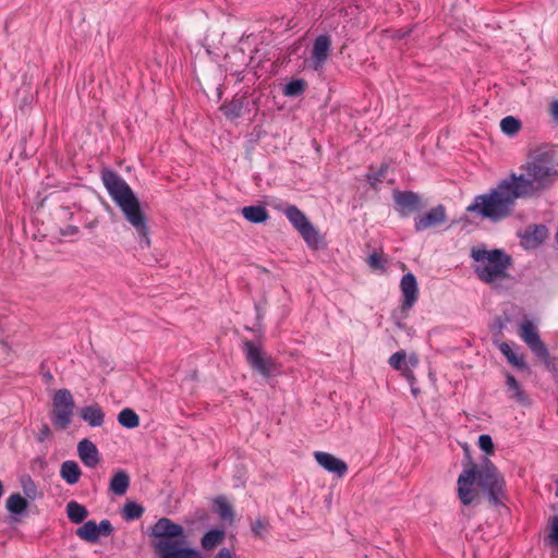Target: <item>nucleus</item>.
<instances>
[{
  "label": "nucleus",
  "mask_w": 558,
  "mask_h": 558,
  "mask_svg": "<svg viewBox=\"0 0 558 558\" xmlns=\"http://www.w3.org/2000/svg\"><path fill=\"white\" fill-rule=\"evenodd\" d=\"M521 173L511 172L508 178L523 198L533 197L548 190L558 179V163L554 148L542 145L531 149Z\"/></svg>",
  "instance_id": "1"
},
{
  "label": "nucleus",
  "mask_w": 558,
  "mask_h": 558,
  "mask_svg": "<svg viewBox=\"0 0 558 558\" xmlns=\"http://www.w3.org/2000/svg\"><path fill=\"white\" fill-rule=\"evenodd\" d=\"M102 183L116 205L123 213L126 221L134 228L141 248L150 247L147 218L141 204L130 185L116 172L105 170L101 175Z\"/></svg>",
  "instance_id": "2"
},
{
  "label": "nucleus",
  "mask_w": 558,
  "mask_h": 558,
  "mask_svg": "<svg viewBox=\"0 0 558 558\" xmlns=\"http://www.w3.org/2000/svg\"><path fill=\"white\" fill-rule=\"evenodd\" d=\"M475 485L487 492L490 499L497 502L498 496L502 493L505 481L499 475L496 466L488 459H485L481 465L472 462L465 464L458 477V497L463 505L468 506L476 500L477 490Z\"/></svg>",
  "instance_id": "3"
},
{
  "label": "nucleus",
  "mask_w": 558,
  "mask_h": 558,
  "mask_svg": "<svg viewBox=\"0 0 558 558\" xmlns=\"http://www.w3.org/2000/svg\"><path fill=\"white\" fill-rule=\"evenodd\" d=\"M508 177L487 193L474 197L466 207L469 214L497 222L512 215L515 202L523 198Z\"/></svg>",
  "instance_id": "4"
},
{
  "label": "nucleus",
  "mask_w": 558,
  "mask_h": 558,
  "mask_svg": "<svg viewBox=\"0 0 558 558\" xmlns=\"http://www.w3.org/2000/svg\"><path fill=\"white\" fill-rule=\"evenodd\" d=\"M151 537V546L158 558H203L199 550L181 546L184 530L168 518H161L154 524Z\"/></svg>",
  "instance_id": "5"
},
{
  "label": "nucleus",
  "mask_w": 558,
  "mask_h": 558,
  "mask_svg": "<svg viewBox=\"0 0 558 558\" xmlns=\"http://www.w3.org/2000/svg\"><path fill=\"white\" fill-rule=\"evenodd\" d=\"M471 257L474 272L483 282L496 284L509 277L511 258L502 250L473 247Z\"/></svg>",
  "instance_id": "6"
},
{
  "label": "nucleus",
  "mask_w": 558,
  "mask_h": 558,
  "mask_svg": "<svg viewBox=\"0 0 558 558\" xmlns=\"http://www.w3.org/2000/svg\"><path fill=\"white\" fill-rule=\"evenodd\" d=\"M75 402L68 389H59L52 397L51 422L59 429H65L72 422Z\"/></svg>",
  "instance_id": "7"
},
{
  "label": "nucleus",
  "mask_w": 558,
  "mask_h": 558,
  "mask_svg": "<svg viewBox=\"0 0 558 558\" xmlns=\"http://www.w3.org/2000/svg\"><path fill=\"white\" fill-rule=\"evenodd\" d=\"M283 214L292 226L302 235L304 241L312 247H317L319 243L318 231L310 222L306 216L294 205H289L283 209Z\"/></svg>",
  "instance_id": "8"
},
{
  "label": "nucleus",
  "mask_w": 558,
  "mask_h": 558,
  "mask_svg": "<svg viewBox=\"0 0 558 558\" xmlns=\"http://www.w3.org/2000/svg\"><path fill=\"white\" fill-rule=\"evenodd\" d=\"M244 351L248 364L263 376L270 377L278 372L279 366L263 351L260 345L253 341H245Z\"/></svg>",
  "instance_id": "9"
},
{
  "label": "nucleus",
  "mask_w": 558,
  "mask_h": 558,
  "mask_svg": "<svg viewBox=\"0 0 558 558\" xmlns=\"http://www.w3.org/2000/svg\"><path fill=\"white\" fill-rule=\"evenodd\" d=\"M519 336L538 357L546 359L548 356V350L541 340L537 327L533 322L523 320L519 328Z\"/></svg>",
  "instance_id": "10"
},
{
  "label": "nucleus",
  "mask_w": 558,
  "mask_h": 558,
  "mask_svg": "<svg viewBox=\"0 0 558 558\" xmlns=\"http://www.w3.org/2000/svg\"><path fill=\"white\" fill-rule=\"evenodd\" d=\"M447 221L446 208L444 205H437L427 213L417 216L414 219V228L417 232L438 227Z\"/></svg>",
  "instance_id": "11"
},
{
  "label": "nucleus",
  "mask_w": 558,
  "mask_h": 558,
  "mask_svg": "<svg viewBox=\"0 0 558 558\" xmlns=\"http://www.w3.org/2000/svg\"><path fill=\"white\" fill-rule=\"evenodd\" d=\"M314 458L319 466L329 473L336 474L338 477H343L348 472L347 463L331 453L315 451Z\"/></svg>",
  "instance_id": "12"
},
{
  "label": "nucleus",
  "mask_w": 558,
  "mask_h": 558,
  "mask_svg": "<svg viewBox=\"0 0 558 558\" xmlns=\"http://www.w3.org/2000/svg\"><path fill=\"white\" fill-rule=\"evenodd\" d=\"M331 49V38L328 35H319L314 44L312 49V65L314 70H319L323 68L325 62L327 61Z\"/></svg>",
  "instance_id": "13"
},
{
  "label": "nucleus",
  "mask_w": 558,
  "mask_h": 558,
  "mask_svg": "<svg viewBox=\"0 0 558 558\" xmlns=\"http://www.w3.org/2000/svg\"><path fill=\"white\" fill-rule=\"evenodd\" d=\"M402 292V308L410 310L418 299L416 278L411 272L404 275L400 282Z\"/></svg>",
  "instance_id": "14"
},
{
  "label": "nucleus",
  "mask_w": 558,
  "mask_h": 558,
  "mask_svg": "<svg viewBox=\"0 0 558 558\" xmlns=\"http://www.w3.org/2000/svg\"><path fill=\"white\" fill-rule=\"evenodd\" d=\"M77 454L87 468H95L100 461L97 447L88 439L78 442Z\"/></svg>",
  "instance_id": "15"
},
{
  "label": "nucleus",
  "mask_w": 558,
  "mask_h": 558,
  "mask_svg": "<svg viewBox=\"0 0 558 558\" xmlns=\"http://www.w3.org/2000/svg\"><path fill=\"white\" fill-rule=\"evenodd\" d=\"M388 363L392 368L400 371V372H402V374L404 376L410 377L411 369L408 367V363L412 367H415L418 364V359L415 354H411L409 356V360L407 361V354L403 350H401V351L393 353L389 357Z\"/></svg>",
  "instance_id": "16"
},
{
  "label": "nucleus",
  "mask_w": 558,
  "mask_h": 558,
  "mask_svg": "<svg viewBox=\"0 0 558 558\" xmlns=\"http://www.w3.org/2000/svg\"><path fill=\"white\" fill-rule=\"evenodd\" d=\"M506 385H507V391L509 393L510 399H513L518 403L523 404V405L529 403L527 396L525 395L521 385L518 383V380L514 378L513 375H511V374L506 375Z\"/></svg>",
  "instance_id": "17"
},
{
  "label": "nucleus",
  "mask_w": 558,
  "mask_h": 558,
  "mask_svg": "<svg viewBox=\"0 0 558 558\" xmlns=\"http://www.w3.org/2000/svg\"><path fill=\"white\" fill-rule=\"evenodd\" d=\"M81 417L93 427L104 424L105 413L98 404L88 405L82 409Z\"/></svg>",
  "instance_id": "18"
},
{
  "label": "nucleus",
  "mask_w": 558,
  "mask_h": 558,
  "mask_svg": "<svg viewBox=\"0 0 558 558\" xmlns=\"http://www.w3.org/2000/svg\"><path fill=\"white\" fill-rule=\"evenodd\" d=\"M82 471L75 461L66 460L61 464L60 476L69 485H74L80 481Z\"/></svg>",
  "instance_id": "19"
},
{
  "label": "nucleus",
  "mask_w": 558,
  "mask_h": 558,
  "mask_svg": "<svg viewBox=\"0 0 558 558\" xmlns=\"http://www.w3.org/2000/svg\"><path fill=\"white\" fill-rule=\"evenodd\" d=\"M242 216L252 223H263L269 219L267 209L263 206H245L241 210Z\"/></svg>",
  "instance_id": "20"
},
{
  "label": "nucleus",
  "mask_w": 558,
  "mask_h": 558,
  "mask_svg": "<svg viewBox=\"0 0 558 558\" xmlns=\"http://www.w3.org/2000/svg\"><path fill=\"white\" fill-rule=\"evenodd\" d=\"M226 533L222 529H213L205 533L201 539V545L204 550H213L225 539Z\"/></svg>",
  "instance_id": "21"
},
{
  "label": "nucleus",
  "mask_w": 558,
  "mask_h": 558,
  "mask_svg": "<svg viewBox=\"0 0 558 558\" xmlns=\"http://www.w3.org/2000/svg\"><path fill=\"white\" fill-rule=\"evenodd\" d=\"M547 238V229L544 226H536L532 230H527L523 243L526 247H534Z\"/></svg>",
  "instance_id": "22"
},
{
  "label": "nucleus",
  "mask_w": 558,
  "mask_h": 558,
  "mask_svg": "<svg viewBox=\"0 0 558 558\" xmlns=\"http://www.w3.org/2000/svg\"><path fill=\"white\" fill-rule=\"evenodd\" d=\"M130 485V477L124 471L117 472L110 481V490L118 496L126 493Z\"/></svg>",
  "instance_id": "23"
},
{
  "label": "nucleus",
  "mask_w": 558,
  "mask_h": 558,
  "mask_svg": "<svg viewBox=\"0 0 558 558\" xmlns=\"http://www.w3.org/2000/svg\"><path fill=\"white\" fill-rule=\"evenodd\" d=\"M395 201L402 209H416L420 206V197L413 192H397Z\"/></svg>",
  "instance_id": "24"
},
{
  "label": "nucleus",
  "mask_w": 558,
  "mask_h": 558,
  "mask_svg": "<svg viewBox=\"0 0 558 558\" xmlns=\"http://www.w3.org/2000/svg\"><path fill=\"white\" fill-rule=\"evenodd\" d=\"M499 350L507 357L508 362L510 364H512L513 366H515L518 368L526 367L524 357L521 354H519L518 352H515L509 343H507V342L500 343Z\"/></svg>",
  "instance_id": "25"
},
{
  "label": "nucleus",
  "mask_w": 558,
  "mask_h": 558,
  "mask_svg": "<svg viewBox=\"0 0 558 558\" xmlns=\"http://www.w3.org/2000/svg\"><path fill=\"white\" fill-rule=\"evenodd\" d=\"M76 534L86 542L95 543L99 538V529L94 521H87L77 529Z\"/></svg>",
  "instance_id": "26"
},
{
  "label": "nucleus",
  "mask_w": 558,
  "mask_h": 558,
  "mask_svg": "<svg viewBox=\"0 0 558 558\" xmlns=\"http://www.w3.org/2000/svg\"><path fill=\"white\" fill-rule=\"evenodd\" d=\"M66 514H68V518L73 523L77 524V523H82L86 519V517L88 515V512L84 506L80 505L77 501L71 500L66 505Z\"/></svg>",
  "instance_id": "27"
},
{
  "label": "nucleus",
  "mask_w": 558,
  "mask_h": 558,
  "mask_svg": "<svg viewBox=\"0 0 558 558\" xmlns=\"http://www.w3.org/2000/svg\"><path fill=\"white\" fill-rule=\"evenodd\" d=\"M216 511L219 518L223 521L232 522L234 512L232 506L228 502L227 498L219 496L215 499Z\"/></svg>",
  "instance_id": "28"
},
{
  "label": "nucleus",
  "mask_w": 558,
  "mask_h": 558,
  "mask_svg": "<svg viewBox=\"0 0 558 558\" xmlns=\"http://www.w3.org/2000/svg\"><path fill=\"white\" fill-rule=\"evenodd\" d=\"M118 422L125 428H135L140 425V417L132 409H123L118 414Z\"/></svg>",
  "instance_id": "29"
},
{
  "label": "nucleus",
  "mask_w": 558,
  "mask_h": 558,
  "mask_svg": "<svg viewBox=\"0 0 558 558\" xmlns=\"http://www.w3.org/2000/svg\"><path fill=\"white\" fill-rule=\"evenodd\" d=\"M5 507L9 512L20 514L27 508V500L20 494H12L8 499Z\"/></svg>",
  "instance_id": "30"
},
{
  "label": "nucleus",
  "mask_w": 558,
  "mask_h": 558,
  "mask_svg": "<svg viewBox=\"0 0 558 558\" xmlns=\"http://www.w3.org/2000/svg\"><path fill=\"white\" fill-rule=\"evenodd\" d=\"M521 121L512 116H508L500 121V129L508 136H514L521 130Z\"/></svg>",
  "instance_id": "31"
},
{
  "label": "nucleus",
  "mask_w": 558,
  "mask_h": 558,
  "mask_svg": "<svg viewBox=\"0 0 558 558\" xmlns=\"http://www.w3.org/2000/svg\"><path fill=\"white\" fill-rule=\"evenodd\" d=\"M143 513L144 508L135 501H128L122 508V515L126 521L140 519Z\"/></svg>",
  "instance_id": "32"
},
{
  "label": "nucleus",
  "mask_w": 558,
  "mask_h": 558,
  "mask_svg": "<svg viewBox=\"0 0 558 558\" xmlns=\"http://www.w3.org/2000/svg\"><path fill=\"white\" fill-rule=\"evenodd\" d=\"M546 545L558 549V517H551L548 522V534L545 537Z\"/></svg>",
  "instance_id": "33"
},
{
  "label": "nucleus",
  "mask_w": 558,
  "mask_h": 558,
  "mask_svg": "<svg viewBox=\"0 0 558 558\" xmlns=\"http://www.w3.org/2000/svg\"><path fill=\"white\" fill-rule=\"evenodd\" d=\"M306 87L304 80H293L289 82L283 88V95L288 97H294L301 95Z\"/></svg>",
  "instance_id": "34"
},
{
  "label": "nucleus",
  "mask_w": 558,
  "mask_h": 558,
  "mask_svg": "<svg viewBox=\"0 0 558 558\" xmlns=\"http://www.w3.org/2000/svg\"><path fill=\"white\" fill-rule=\"evenodd\" d=\"M269 527V522L266 519H257L252 523V532L257 537H264Z\"/></svg>",
  "instance_id": "35"
},
{
  "label": "nucleus",
  "mask_w": 558,
  "mask_h": 558,
  "mask_svg": "<svg viewBox=\"0 0 558 558\" xmlns=\"http://www.w3.org/2000/svg\"><path fill=\"white\" fill-rule=\"evenodd\" d=\"M478 447L487 454H492L494 452V444L492 437L486 434L481 435L478 437Z\"/></svg>",
  "instance_id": "36"
},
{
  "label": "nucleus",
  "mask_w": 558,
  "mask_h": 558,
  "mask_svg": "<svg viewBox=\"0 0 558 558\" xmlns=\"http://www.w3.org/2000/svg\"><path fill=\"white\" fill-rule=\"evenodd\" d=\"M367 263L373 269H384L386 259L381 254L373 253L369 255Z\"/></svg>",
  "instance_id": "37"
},
{
  "label": "nucleus",
  "mask_w": 558,
  "mask_h": 558,
  "mask_svg": "<svg viewBox=\"0 0 558 558\" xmlns=\"http://www.w3.org/2000/svg\"><path fill=\"white\" fill-rule=\"evenodd\" d=\"M221 109L223 110L225 114L229 118H236L240 114V108L234 104L223 106Z\"/></svg>",
  "instance_id": "38"
},
{
  "label": "nucleus",
  "mask_w": 558,
  "mask_h": 558,
  "mask_svg": "<svg viewBox=\"0 0 558 558\" xmlns=\"http://www.w3.org/2000/svg\"><path fill=\"white\" fill-rule=\"evenodd\" d=\"M97 526L99 529V535L101 534L105 536H109L113 531V527L109 520L100 521L99 525H97Z\"/></svg>",
  "instance_id": "39"
},
{
  "label": "nucleus",
  "mask_w": 558,
  "mask_h": 558,
  "mask_svg": "<svg viewBox=\"0 0 558 558\" xmlns=\"http://www.w3.org/2000/svg\"><path fill=\"white\" fill-rule=\"evenodd\" d=\"M214 558H234V554L231 549L223 547L214 556Z\"/></svg>",
  "instance_id": "40"
},
{
  "label": "nucleus",
  "mask_w": 558,
  "mask_h": 558,
  "mask_svg": "<svg viewBox=\"0 0 558 558\" xmlns=\"http://www.w3.org/2000/svg\"><path fill=\"white\" fill-rule=\"evenodd\" d=\"M550 113L555 122L558 123V100H554L550 106Z\"/></svg>",
  "instance_id": "41"
},
{
  "label": "nucleus",
  "mask_w": 558,
  "mask_h": 558,
  "mask_svg": "<svg viewBox=\"0 0 558 558\" xmlns=\"http://www.w3.org/2000/svg\"><path fill=\"white\" fill-rule=\"evenodd\" d=\"M368 181L374 184L375 182L379 181V177L378 175H371L368 174Z\"/></svg>",
  "instance_id": "42"
},
{
  "label": "nucleus",
  "mask_w": 558,
  "mask_h": 558,
  "mask_svg": "<svg viewBox=\"0 0 558 558\" xmlns=\"http://www.w3.org/2000/svg\"><path fill=\"white\" fill-rule=\"evenodd\" d=\"M557 488H556V495L558 496V481L556 482Z\"/></svg>",
  "instance_id": "43"
}]
</instances>
